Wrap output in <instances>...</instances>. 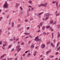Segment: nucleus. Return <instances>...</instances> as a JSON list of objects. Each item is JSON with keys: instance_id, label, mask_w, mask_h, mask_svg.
<instances>
[{"instance_id": "1", "label": "nucleus", "mask_w": 60, "mask_h": 60, "mask_svg": "<svg viewBox=\"0 0 60 60\" xmlns=\"http://www.w3.org/2000/svg\"><path fill=\"white\" fill-rule=\"evenodd\" d=\"M41 6H44V7H47V3H45V4H41L39 6V7H41Z\"/></svg>"}, {"instance_id": "2", "label": "nucleus", "mask_w": 60, "mask_h": 60, "mask_svg": "<svg viewBox=\"0 0 60 60\" xmlns=\"http://www.w3.org/2000/svg\"><path fill=\"white\" fill-rule=\"evenodd\" d=\"M38 38L39 37H37L34 39V40L35 41H39V40H40V39H39Z\"/></svg>"}, {"instance_id": "3", "label": "nucleus", "mask_w": 60, "mask_h": 60, "mask_svg": "<svg viewBox=\"0 0 60 60\" xmlns=\"http://www.w3.org/2000/svg\"><path fill=\"white\" fill-rule=\"evenodd\" d=\"M56 6L57 7V6H58V2L57 1H55L54 2H52V3H53V4H55L56 3Z\"/></svg>"}, {"instance_id": "4", "label": "nucleus", "mask_w": 60, "mask_h": 60, "mask_svg": "<svg viewBox=\"0 0 60 60\" xmlns=\"http://www.w3.org/2000/svg\"><path fill=\"white\" fill-rule=\"evenodd\" d=\"M57 34H58V35L57 38H59V37H60V34H59V32H58Z\"/></svg>"}, {"instance_id": "5", "label": "nucleus", "mask_w": 60, "mask_h": 60, "mask_svg": "<svg viewBox=\"0 0 60 60\" xmlns=\"http://www.w3.org/2000/svg\"><path fill=\"white\" fill-rule=\"evenodd\" d=\"M45 45H44V44H42L41 45V47L42 48H44L45 47Z\"/></svg>"}, {"instance_id": "6", "label": "nucleus", "mask_w": 60, "mask_h": 60, "mask_svg": "<svg viewBox=\"0 0 60 60\" xmlns=\"http://www.w3.org/2000/svg\"><path fill=\"white\" fill-rule=\"evenodd\" d=\"M34 44H32L31 47V48H32V49L34 48Z\"/></svg>"}, {"instance_id": "7", "label": "nucleus", "mask_w": 60, "mask_h": 60, "mask_svg": "<svg viewBox=\"0 0 60 60\" xmlns=\"http://www.w3.org/2000/svg\"><path fill=\"white\" fill-rule=\"evenodd\" d=\"M7 6H8V5H7V4H4V8H6Z\"/></svg>"}, {"instance_id": "8", "label": "nucleus", "mask_w": 60, "mask_h": 60, "mask_svg": "<svg viewBox=\"0 0 60 60\" xmlns=\"http://www.w3.org/2000/svg\"><path fill=\"white\" fill-rule=\"evenodd\" d=\"M15 5L16 8H18V3H16L15 4Z\"/></svg>"}, {"instance_id": "9", "label": "nucleus", "mask_w": 60, "mask_h": 60, "mask_svg": "<svg viewBox=\"0 0 60 60\" xmlns=\"http://www.w3.org/2000/svg\"><path fill=\"white\" fill-rule=\"evenodd\" d=\"M18 49L17 51L18 52L20 51V50H21V49L20 48H19V49Z\"/></svg>"}, {"instance_id": "10", "label": "nucleus", "mask_w": 60, "mask_h": 60, "mask_svg": "<svg viewBox=\"0 0 60 60\" xmlns=\"http://www.w3.org/2000/svg\"><path fill=\"white\" fill-rule=\"evenodd\" d=\"M59 44H60V42H59L58 43L57 45V47H58L59 45Z\"/></svg>"}, {"instance_id": "11", "label": "nucleus", "mask_w": 60, "mask_h": 60, "mask_svg": "<svg viewBox=\"0 0 60 60\" xmlns=\"http://www.w3.org/2000/svg\"><path fill=\"white\" fill-rule=\"evenodd\" d=\"M50 45L51 46H52V47H54V45H53V44L52 43H51L50 44Z\"/></svg>"}, {"instance_id": "12", "label": "nucleus", "mask_w": 60, "mask_h": 60, "mask_svg": "<svg viewBox=\"0 0 60 60\" xmlns=\"http://www.w3.org/2000/svg\"><path fill=\"white\" fill-rule=\"evenodd\" d=\"M19 48H20L19 46L18 45L17 46V47H16V49H19Z\"/></svg>"}, {"instance_id": "13", "label": "nucleus", "mask_w": 60, "mask_h": 60, "mask_svg": "<svg viewBox=\"0 0 60 60\" xmlns=\"http://www.w3.org/2000/svg\"><path fill=\"white\" fill-rule=\"evenodd\" d=\"M56 15L57 16H59V15H60V14L59 13H56Z\"/></svg>"}, {"instance_id": "14", "label": "nucleus", "mask_w": 60, "mask_h": 60, "mask_svg": "<svg viewBox=\"0 0 60 60\" xmlns=\"http://www.w3.org/2000/svg\"><path fill=\"white\" fill-rule=\"evenodd\" d=\"M11 45H10L9 46H8V48H7L8 49H10V48H11Z\"/></svg>"}, {"instance_id": "15", "label": "nucleus", "mask_w": 60, "mask_h": 60, "mask_svg": "<svg viewBox=\"0 0 60 60\" xmlns=\"http://www.w3.org/2000/svg\"><path fill=\"white\" fill-rule=\"evenodd\" d=\"M42 23H43V22H41L40 24V26H42Z\"/></svg>"}, {"instance_id": "16", "label": "nucleus", "mask_w": 60, "mask_h": 60, "mask_svg": "<svg viewBox=\"0 0 60 60\" xmlns=\"http://www.w3.org/2000/svg\"><path fill=\"white\" fill-rule=\"evenodd\" d=\"M48 17H46L45 19V21H46V20H47V19H48Z\"/></svg>"}, {"instance_id": "17", "label": "nucleus", "mask_w": 60, "mask_h": 60, "mask_svg": "<svg viewBox=\"0 0 60 60\" xmlns=\"http://www.w3.org/2000/svg\"><path fill=\"white\" fill-rule=\"evenodd\" d=\"M28 3H32V1L31 0L29 1L28 2Z\"/></svg>"}, {"instance_id": "18", "label": "nucleus", "mask_w": 60, "mask_h": 60, "mask_svg": "<svg viewBox=\"0 0 60 60\" xmlns=\"http://www.w3.org/2000/svg\"><path fill=\"white\" fill-rule=\"evenodd\" d=\"M45 28V26H43V27L42 28V29L43 30H44V28Z\"/></svg>"}, {"instance_id": "19", "label": "nucleus", "mask_w": 60, "mask_h": 60, "mask_svg": "<svg viewBox=\"0 0 60 60\" xmlns=\"http://www.w3.org/2000/svg\"><path fill=\"white\" fill-rule=\"evenodd\" d=\"M12 59V58H8V60H11Z\"/></svg>"}, {"instance_id": "20", "label": "nucleus", "mask_w": 60, "mask_h": 60, "mask_svg": "<svg viewBox=\"0 0 60 60\" xmlns=\"http://www.w3.org/2000/svg\"><path fill=\"white\" fill-rule=\"evenodd\" d=\"M7 1H5V2L4 4H7Z\"/></svg>"}, {"instance_id": "21", "label": "nucleus", "mask_w": 60, "mask_h": 60, "mask_svg": "<svg viewBox=\"0 0 60 60\" xmlns=\"http://www.w3.org/2000/svg\"><path fill=\"white\" fill-rule=\"evenodd\" d=\"M46 14V15H47V16H49L50 14L49 13H48Z\"/></svg>"}, {"instance_id": "22", "label": "nucleus", "mask_w": 60, "mask_h": 60, "mask_svg": "<svg viewBox=\"0 0 60 60\" xmlns=\"http://www.w3.org/2000/svg\"><path fill=\"white\" fill-rule=\"evenodd\" d=\"M46 34V33L45 32H44L43 33V34L44 35H45Z\"/></svg>"}, {"instance_id": "23", "label": "nucleus", "mask_w": 60, "mask_h": 60, "mask_svg": "<svg viewBox=\"0 0 60 60\" xmlns=\"http://www.w3.org/2000/svg\"><path fill=\"white\" fill-rule=\"evenodd\" d=\"M4 55L2 56L1 57V58H2V57H4Z\"/></svg>"}, {"instance_id": "24", "label": "nucleus", "mask_w": 60, "mask_h": 60, "mask_svg": "<svg viewBox=\"0 0 60 60\" xmlns=\"http://www.w3.org/2000/svg\"><path fill=\"white\" fill-rule=\"evenodd\" d=\"M30 10H31V9H30V8H29V10H27V11L28 12V11H30Z\"/></svg>"}, {"instance_id": "25", "label": "nucleus", "mask_w": 60, "mask_h": 60, "mask_svg": "<svg viewBox=\"0 0 60 60\" xmlns=\"http://www.w3.org/2000/svg\"><path fill=\"white\" fill-rule=\"evenodd\" d=\"M20 10H23V8H22L21 7H20Z\"/></svg>"}, {"instance_id": "26", "label": "nucleus", "mask_w": 60, "mask_h": 60, "mask_svg": "<svg viewBox=\"0 0 60 60\" xmlns=\"http://www.w3.org/2000/svg\"><path fill=\"white\" fill-rule=\"evenodd\" d=\"M47 15L46 14H45L44 15V17H47Z\"/></svg>"}, {"instance_id": "27", "label": "nucleus", "mask_w": 60, "mask_h": 60, "mask_svg": "<svg viewBox=\"0 0 60 60\" xmlns=\"http://www.w3.org/2000/svg\"><path fill=\"white\" fill-rule=\"evenodd\" d=\"M3 19V17H1L0 18V21L1 20V19Z\"/></svg>"}, {"instance_id": "28", "label": "nucleus", "mask_w": 60, "mask_h": 60, "mask_svg": "<svg viewBox=\"0 0 60 60\" xmlns=\"http://www.w3.org/2000/svg\"><path fill=\"white\" fill-rule=\"evenodd\" d=\"M50 26H48L46 27V29H48V28H49V27H50Z\"/></svg>"}, {"instance_id": "29", "label": "nucleus", "mask_w": 60, "mask_h": 60, "mask_svg": "<svg viewBox=\"0 0 60 60\" xmlns=\"http://www.w3.org/2000/svg\"><path fill=\"white\" fill-rule=\"evenodd\" d=\"M53 21L52 20L50 22V23H51V24H52V23H53Z\"/></svg>"}, {"instance_id": "30", "label": "nucleus", "mask_w": 60, "mask_h": 60, "mask_svg": "<svg viewBox=\"0 0 60 60\" xmlns=\"http://www.w3.org/2000/svg\"><path fill=\"white\" fill-rule=\"evenodd\" d=\"M57 27L58 28H59L60 27V25H59L57 26Z\"/></svg>"}, {"instance_id": "31", "label": "nucleus", "mask_w": 60, "mask_h": 60, "mask_svg": "<svg viewBox=\"0 0 60 60\" xmlns=\"http://www.w3.org/2000/svg\"><path fill=\"white\" fill-rule=\"evenodd\" d=\"M30 55V53H29L28 54V55H27V56H29Z\"/></svg>"}, {"instance_id": "32", "label": "nucleus", "mask_w": 60, "mask_h": 60, "mask_svg": "<svg viewBox=\"0 0 60 60\" xmlns=\"http://www.w3.org/2000/svg\"><path fill=\"white\" fill-rule=\"evenodd\" d=\"M46 53L47 54H49V52L47 51L46 52Z\"/></svg>"}, {"instance_id": "33", "label": "nucleus", "mask_w": 60, "mask_h": 60, "mask_svg": "<svg viewBox=\"0 0 60 60\" xmlns=\"http://www.w3.org/2000/svg\"><path fill=\"white\" fill-rule=\"evenodd\" d=\"M13 38H14V39H13L15 41V39H16V38H15V37H14Z\"/></svg>"}, {"instance_id": "34", "label": "nucleus", "mask_w": 60, "mask_h": 60, "mask_svg": "<svg viewBox=\"0 0 60 60\" xmlns=\"http://www.w3.org/2000/svg\"><path fill=\"white\" fill-rule=\"evenodd\" d=\"M13 41V39H11L10 40V41Z\"/></svg>"}, {"instance_id": "35", "label": "nucleus", "mask_w": 60, "mask_h": 60, "mask_svg": "<svg viewBox=\"0 0 60 60\" xmlns=\"http://www.w3.org/2000/svg\"><path fill=\"white\" fill-rule=\"evenodd\" d=\"M31 8H32V11H33V10H34V8H32V7H31Z\"/></svg>"}, {"instance_id": "36", "label": "nucleus", "mask_w": 60, "mask_h": 60, "mask_svg": "<svg viewBox=\"0 0 60 60\" xmlns=\"http://www.w3.org/2000/svg\"><path fill=\"white\" fill-rule=\"evenodd\" d=\"M29 28H30L29 27H28L27 29V30H28Z\"/></svg>"}, {"instance_id": "37", "label": "nucleus", "mask_w": 60, "mask_h": 60, "mask_svg": "<svg viewBox=\"0 0 60 60\" xmlns=\"http://www.w3.org/2000/svg\"><path fill=\"white\" fill-rule=\"evenodd\" d=\"M21 44V45H23L24 44V43L23 42H22V43Z\"/></svg>"}, {"instance_id": "38", "label": "nucleus", "mask_w": 60, "mask_h": 60, "mask_svg": "<svg viewBox=\"0 0 60 60\" xmlns=\"http://www.w3.org/2000/svg\"><path fill=\"white\" fill-rule=\"evenodd\" d=\"M20 26V24H19L18 26V27H19Z\"/></svg>"}, {"instance_id": "39", "label": "nucleus", "mask_w": 60, "mask_h": 60, "mask_svg": "<svg viewBox=\"0 0 60 60\" xmlns=\"http://www.w3.org/2000/svg\"><path fill=\"white\" fill-rule=\"evenodd\" d=\"M36 54L35 53H34V56H36Z\"/></svg>"}, {"instance_id": "40", "label": "nucleus", "mask_w": 60, "mask_h": 60, "mask_svg": "<svg viewBox=\"0 0 60 60\" xmlns=\"http://www.w3.org/2000/svg\"><path fill=\"white\" fill-rule=\"evenodd\" d=\"M6 46L5 45V44H4L3 45V47H5Z\"/></svg>"}, {"instance_id": "41", "label": "nucleus", "mask_w": 60, "mask_h": 60, "mask_svg": "<svg viewBox=\"0 0 60 60\" xmlns=\"http://www.w3.org/2000/svg\"><path fill=\"white\" fill-rule=\"evenodd\" d=\"M18 40H19V39H18V38H17L16 39V41H18Z\"/></svg>"}, {"instance_id": "42", "label": "nucleus", "mask_w": 60, "mask_h": 60, "mask_svg": "<svg viewBox=\"0 0 60 60\" xmlns=\"http://www.w3.org/2000/svg\"><path fill=\"white\" fill-rule=\"evenodd\" d=\"M0 32H2V30L1 29H0Z\"/></svg>"}, {"instance_id": "43", "label": "nucleus", "mask_w": 60, "mask_h": 60, "mask_svg": "<svg viewBox=\"0 0 60 60\" xmlns=\"http://www.w3.org/2000/svg\"><path fill=\"white\" fill-rule=\"evenodd\" d=\"M13 26H14V25H13V24H12V27H13Z\"/></svg>"}, {"instance_id": "44", "label": "nucleus", "mask_w": 60, "mask_h": 60, "mask_svg": "<svg viewBox=\"0 0 60 60\" xmlns=\"http://www.w3.org/2000/svg\"><path fill=\"white\" fill-rule=\"evenodd\" d=\"M2 44V41H1L0 42V45H1Z\"/></svg>"}, {"instance_id": "45", "label": "nucleus", "mask_w": 60, "mask_h": 60, "mask_svg": "<svg viewBox=\"0 0 60 60\" xmlns=\"http://www.w3.org/2000/svg\"><path fill=\"white\" fill-rule=\"evenodd\" d=\"M56 55H57V54H58V52H56Z\"/></svg>"}, {"instance_id": "46", "label": "nucleus", "mask_w": 60, "mask_h": 60, "mask_svg": "<svg viewBox=\"0 0 60 60\" xmlns=\"http://www.w3.org/2000/svg\"><path fill=\"white\" fill-rule=\"evenodd\" d=\"M29 16V14H27V17H28Z\"/></svg>"}, {"instance_id": "47", "label": "nucleus", "mask_w": 60, "mask_h": 60, "mask_svg": "<svg viewBox=\"0 0 60 60\" xmlns=\"http://www.w3.org/2000/svg\"><path fill=\"white\" fill-rule=\"evenodd\" d=\"M50 27V29L51 30V29H52V27Z\"/></svg>"}, {"instance_id": "48", "label": "nucleus", "mask_w": 60, "mask_h": 60, "mask_svg": "<svg viewBox=\"0 0 60 60\" xmlns=\"http://www.w3.org/2000/svg\"><path fill=\"white\" fill-rule=\"evenodd\" d=\"M5 45L6 46H7V43H6L5 44Z\"/></svg>"}, {"instance_id": "49", "label": "nucleus", "mask_w": 60, "mask_h": 60, "mask_svg": "<svg viewBox=\"0 0 60 60\" xmlns=\"http://www.w3.org/2000/svg\"><path fill=\"white\" fill-rule=\"evenodd\" d=\"M25 54L24 53L23 54V56H25Z\"/></svg>"}, {"instance_id": "50", "label": "nucleus", "mask_w": 60, "mask_h": 60, "mask_svg": "<svg viewBox=\"0 0 60 60\" xmlns=\"http://www.w3.org/2000/svg\"><path fill=\"white\" fill-rule=\"evenodd\" d=\"M54 57V56H52L50 57Z\"/></svg>"}, {"instance_id": "51", "label": "nucleus", "mask_w": 60, "mask_h": 60, "mask_svg": "<svg viewBox=\"0 0 60 60\" xmlns=\"http://www.w3.org/2000/svg\"><path fill=\"white\" fill-rule=\"evenodd\" d=\"M14 51V49H12V51Z\"/></svg>"}, {"instance_id": "52", "label": "nucleus", "mask_w": 60, "mask_h": 60, "mask_svg": "<svg viewBox=\"0 0 60 60\" xmlns=\"http://www.w3.org/2000/svg\"><path fill=\"white\" fill-rule=\"evenodd\" d=\"M60 48V47H59V48H58V50H59Z\"/></svg>"}, {"instance_id": "53", "label": "nucleus", "mask_w": 60, "mask_h": 60, "mask_svg": "<svg viewBox=\"0 0 60 60\" xmlns=\"http://www.w3.org/2000/svg\"><path fill=\"white\" fill-rule=\"evenodd\" d=\"M31 41H29V44H30Z\"/></svg>"}, {"instance_id": "54", "label": "nucleus", "mask_w": 60, "mask_h": 60, "mask_svg": "<svg viewBox=\"0 0 60 60\" xmlns=\"http://www.w3.org/2000/svg\"><path fill=\"white\" fill-rule=\"evenodd\" d=\"M28 20H27V19H26L25 20V21L26 22V21H27Z\"/></svg>"}, {"instance_id": "55", "label": "nucleus", "mask_w": 60, "mask_h": 60, "mask_svg": "<svg viewBox=\"0 0 60 60\" xmlns=\"http://www.w3.org/2000/svg\"><path fill=\"white\" fill-rule=\"evenodd\" d=\"M49 42H48L47 43V44L48 45L49 44Z\"/></svg>"}, {"instance_id": "56", "label": "nucleus", "mask_w": 60, "mask_h": 60, "mask_svg": "<svg viewBox=\"0 0 60 60\" xmlns=\"http://www.w3.org/2000/svg\"><path fill=\"white\" fill-rule=\"evenodd\" d=\"M28 52V51H26L25 52V53H27V52Z\"/></svg>"}, {"instance_id": "57", "label": "nucleus", "mask_w": 60, "mask_h": 60, "mask_svg": "<svg viewBox=\"0 0 60 60\" xmlns=\"http://www.w3.org/2000/svg\"><path fill=\"white\" fill-rule=\"evenodd\" d=\"M51 30V31H54V30L53 29H52Z\"/></svg>"}, {"instance_id": "58", "label": "nucleus", "mask_w": 60, "mask_h": 60, "mask_svg": "<svg viewBox=\"0 0 60 60\" xmlns=\"http://www.w3.org/2000/svg\"><path fill=\"white\" fill-rule=\"evenodd\" d=\"M21 60H22V59H23V58H22V57H21Z\"/></svg>"}, {"instance_id": "59", "label": "nucleus", "mask_w": 60, "mask_h": 60, "mask_svg": "<svg viewBox=\"0 0 60 60\" xmlns=\"http://www.w3.org/2000/svg\"><path fill=\"white\" fill-rule=\"evenodd\" d=\"M3 15H5V13H3Z\"/></svg>"}, {"instance_id": "60", "label": "nucleus", "mask_w": 60, "mask_h": 60, "mask_svg": "<svg viewBox=\"0 0 60 60\" xmlns=\"http://www.w3.org/2000/svg\"><path fill=\"white\" fill-rule=\"evenodd\" d=\"M58 59V58H55V60H57Z\"/></svg>"}, {"instance_id": "61", "label": "nucleus", "mask_w": 60, "mask_h": 60, "mask_svg": "<svg viewBox=\"0 0 60 60\" xmlns=\"http://www.w3.org/2000/svg\"><path fill=\"white\" fill-rule=\"evenodd\" d=\"M2 49H4V47H3Z\"/></svg>"}, {"instance_id": "62", "label": "nucleus", "mask_w": 60, "mask_h": 60, "mask_svg": "<svg viewBox=\"0 0 60 60\" xmlns=\"http://www.w3.org/2000/svg\"><path fill=\"white\" fill-rule=\"evenodd\" d=\"M29 34H30V33H27V35H29Z\"/></svg>"}, {"instance_id": "63", "label": "nucleus", "mask_w": 60, "mask_h": 60, "mask_svg": "<svg viewBox=\"0 0 60 60\" xmlns=\"http://www.w3.org/2000/svg\"><path fill=\"white\" fill-rule=\"evenodd\" d=\"M15 60H18L17 59V58H16L15 59Z\"/></svg>"}, {"instance_id": "64", "label": "nucleus", "mask_w": 60, "mask_h": 60, "mask_svg": "<svg viewBox=\"0 0 60 60\" xmlns=\"http://www.w3.org/2000/svg\"><path fill=\"white\" fill-rule=\"evenodd\" d=\"M6 60V59H3V60Z\"/></svg>"}]
</instances>
